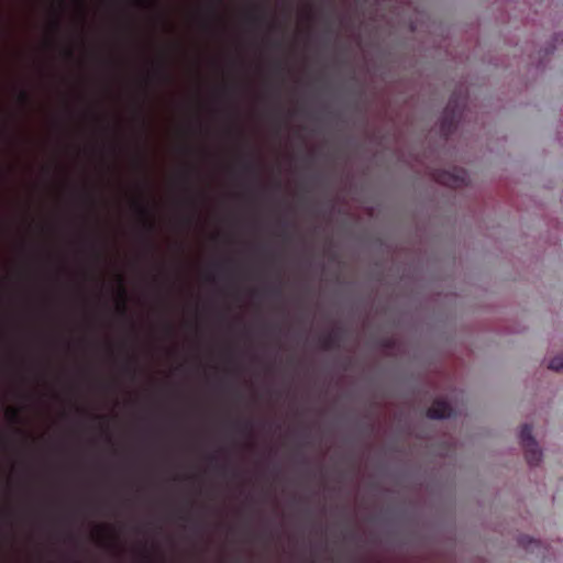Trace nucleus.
Here are the masks:
<instances>
[{
    "label": "nucleus",
    "instance_id": "f257e3e1",
    "mask_svg": "<svg viewBox=\"0 0 563 563\" xmlns=\"http://www.w3.org/2000/svg\"><path fill=\"white\" fill-rule=\"evenodd\" d=\"M463 108L464 99L456 95L451 96L440 122V133L444 139H448L455 131Z\"/></svg>",
    "mask_w": 563,
    "mask_h": 563
},
{
    "label": "nucleus",
    "instance_id": "f03ea898",
    "mask_svg": "<svg viewBox=\"0 0 563 563\" xmlns=\"http://www.w3.org/2000/svg\"><path fill=\"white\" fill-rule=\"evenodd\" d=\"M520 443L525 451V457L529 465L534 466L541 462L542 452L532 435V427L523 424L520 430Z\"/></svg>",
    "mask_w": 563,
    "mask_h": 563
},
{
    "label": "nucleus",
    "instance_id": "7ed1b4c3",
    "mask_svg": "<svg viewBox=\"0 0 563 563\" xmlns=\"http://www.w3.org/2000/svg\"><path fill=\"white\" fill-rule=\"evenodd\" d=\"M432 176L437 183L451 188L466 186L468 181L467 172L463 168H453V170H434Z\"/></svg>",
    "mask_w": 563,
    "mask_h": 563
},
{
    "label": "nucleus",
    "instance_id": "20e7f679",
    "mask_svg": "<svg viewBox=\"0 0 563 563\" xmlns=\"http://www.w3.org/2000/svg\"><path fill=\"white\" fill-rule=\"evenodd\" d=\"M133 208L137 214L143 219V227L146 233V242L150 249H153V243L150 241L148 235L155 231V222L152 218L150 209L139 201L133 202Z\"/></svg>",
    "mask_w": 563,
    "mask_h": 563
},
{
    "label": "nucleus",
    "instance_id": "39448f33",
    "mask_svg": "<svg viewBox=\"0 0 563 563\" xmlns=\"http://www.w3.org/2000/svg\"><path fill=\"white\" fill-rule=\"evenodd\" d=\"M453 413L450 404L443 399H435L431 407L427 410V416L431 419L449 418Z\"/></svg>",
    "mask_w": 563,
    "mask_h": 563
},
{
    "label": "nucleus",
    "instance_id": "423d86ee",
    "mask_svg": "<svg viewBox=\"0 0 563 563\" xmlns=\"http://www.w3.org/2000/svg\"><path fill=\"white\" fill-rule=\"evenodd\" d=\"M321 349L324 351L334 350L339 346L340 333L338 331H331L319 338Z\"/></svg>",
    "mask_w": 563,
    "mask_h": 563
},
{
    "label": "nucleus",
    "instance_id": "0eeeda50",
    "mask_svg": "<svg viewBox=\"0 0 563 563\" xmlns=\"http://www.w3.org/2000/svg\"><path fill=\"white\" fill-rule=\"evenodd\" d=\"M519 544L529 552H534L536 549L541 547L540 541L534 540L528 536L520 537Z\"/></svg>",
    "mask_w": 563,
    "mask_h": 563
},
{
    "label": "nucleus",
    "instance_id": "6e6552de",
    "mask_svg": "<svg viewBox=\"0 0 563 563\" xmlns=\"http://www.w3.org/2000/svg\"><path fill=\"white\" fill-rule=\"evenodd\" d=\"M119 290H120V296H121V303L119 306V312L122 314V316H125L126 312H128V307L125 305V296H126V289L123 285V279L121 276H119Z\"/></svg>",
    "mask_w": 563,
    "mask_h": 563
},
{
    "label": "nucleus",
    "instance_id": "1a4fd4ad",
    "mask_svg": "<svg viewBox=\"0 0 563 563\" xmlns=\"http://www.w3.org/2000/svg\"><path fill=\"white\" fill-rule=\"evenodd\" d=\"M549 368L556 372L563 369V353L550 360Z\"/></svg>",
    "mask_w": 563,
    "mask_h": 563
},
{
    "label": "nucleus",
    "instance_id": "9d476101",
    "mask_svg": "<svg viewBox=\"0 0 563 563\" xmlns=\"http://www.w3.org/2000/svg\"><path fill=\"white\" fill-rule=\"evenodd\" d=\"M242 168L244 172L250 173V174L256 173V166H255L254 162L251 159L243 162Z\"/></svg>",
    "mask_w": 563,
    "mask_h": 563
},
{
    "label": "nucleus",
    "instance_id": "9b49d317",
    "mask_svg": "<svg viewBox=\"0 0 563 563\" xmlns=\"http://www.w3.org/2000/svg\"><path fill=\"white\" fill-rule=\"evenodd\" d=\"M19 101L23 104H29L31 102V97L27 91L20 90L19 91Z\"/></svg>",
    "mask_w": 563,
    "mask_h": 563
},
{
    "label": "nucleus",
    "instance_id": "f8f14e48",
    "mask_svg": "<svg viewBox=\"0 0 563 563\" xmlns=\"http://www.w3.org/2000/svg\"><path fill=\"white\" fill-rule=\"evenodd\" d=\"M124 372L130 373L132 375L135 374V360L134 358H130L128 361L126 365L124 366Z\"/></svg>",
    "mask_w": 563,
    "mask_h": 563
},
{
    "label": "nucleus",
    "instance_id": "ddd939ff",
    "mask_svg": "<svg viewBox=\"0 0 563 563\" xmlns=\"http://www.w3.org/2000/svg\"><path fill=\"white\" fill-rule=\"evenodd\" d=\"M239 427H240L241 432H246V433H250L251 429H252L250 421L239 422Z\"/></svg>",
    "mask_w": 563,
    "mask_h": 563
},
{
    "label": "nucleus",
    "instance_id": "4468645a",
    "mask_svg": "<svg viewBox=\"0 0 563 563\" xmlns=\"http://www.w3.org/2000/svg\"><path fill=\"white\" fill-rule=\"evenodd\" d=\"M249 20L253 24H258V23H261L263 21V15L252 14V15L249 16Z\"/></svg>",
    "mask_w": 563,
    "mask_h": 563
},
{
    "label": "nucleus",
    "instance_id": "2eb2a0df",
    "mask_svg": "<svg viewBox=\"0 0 563 563\" xmlns=\"http://www.w3.org/2000/svg\"><path fill=\"white\" fill-rule=\"evenodd\" d=\"M9 417H10L11 420L18 421V419H19V411L16 409H11L9 411Z\"/></svg>",
    "mask_w": 563,
    "mask_h": 563
},
{
    "label": "nucleus",
    "instance_id": "dca6fc26",
    "mask_svg": "<svg viewBox=\"0 0 563 563\" xmlns=\"http://www.w3.org/2000/svg\"><path fill=\"white\" fill-rule=\"evenodd\" d=\"M157 75H158L159 77H162L163 79H165V80H169V79H170V78H169V75L166 73V70H165L164 68H159V69L157 70Z\"/></svg>",
    "mask_w": 563,
    "mask_h": 563
},
{
    "label": "nucleus",
    "instance_id": "f3484780",
    "mask_svg": "<svg viewBox=\"0 0 563 563\" xmlns=\"http://www.w3.org/2000/svg\"><path fill=\"white\" fill-rule=\"evenodd\" d=\"M137 3L140 5H144V7L153 5V1L152 0H140V1H137Z\"/></svg>",
    "mask_w": 563,
    "mask_h": 563
},
{
    "label": "nucleus",
    "instance_id": "a211bd4d",
    "mask_svg": "<svg viewBox=\"0 0 563 563\" xmlns=\"http://www.w3.org/2000/svg\"><path fill=\"white\" fill-rule=\"evenodd\" d=\"M53 26L56 29V30H59L60 27V22L58 19H55L54 22H53Z\"/></svg>",
    "mask_w": 563,
    "mask_h": 563
},
{
    "label": "nucleus",
    "instance_id": "6ab92c4d",
    "mask_svg": "<svg viewBox=\"0 0 563 563\" xmlns=\"http://www.w3.org/2000/svg\"><path fill=\"white\" fill-rule=\"evenodd\" d=\"M66 55H67L68 57H73V51H71V49H67V51H66Z\"/></svg>",
    "mask_w": 563,
    "mask_h": 563
},
{
    "label": "nucleus",
    "instance_id": "aec40b11",
    "mask_svg": "<svg viewBox=\"0 0 563 563\" xmlns=\"http://www.w3.org/2000/svg\"><path fill=\"white\" fill-rule=\"evenodd\" d=\"M276 68H277V69H282V64H280V63H278V64L276 65Z\"/></svg>",
    "mask_w": 563,
    "mask_h": 563
},
{
    "label": "nucleus",
    "instance_id": "412c9836",
    "mask_svg": "<svg viewBox=\"0 0 563 563\" xmlns=\"http://www.w3.org/2000/svg\"><path fill=\"white\" fill-rule=\"evenodd\" d=\"M98 530H99V531H103V530H104V528H103V527H98Z\"/></svg>",
    "mask_w": 563,
    "mask_h": 563
},
{
    "label": "nucleus",
    "instance_id": "4be33fe9",
    "mask_svg": "<svg viewBox=\"0 0 563 563\" xmlns=\"http://www.w3.org/2000/svg\"><path fill=\"white\" fill-rule=\"evenodd\" d=\"M81 2H84L85 0H80Z\"/></svg>",
    "mask_w": 563,
    "mask_h": 563
}]
</instances>
